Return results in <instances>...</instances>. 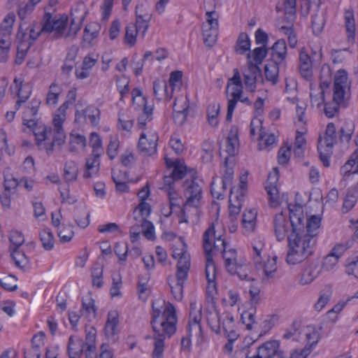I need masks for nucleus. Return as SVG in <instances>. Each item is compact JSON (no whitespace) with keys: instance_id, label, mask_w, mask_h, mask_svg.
Segmentation results:
<instances>
[{"instance_id":"1","label":"nucleus","mask_w":358,"mask_h":358,"mask_svg":"<svg viewBox=\"0 0 358 358\" xmlns=\"http://www.w3.org/2000/svg\"><path fill=\"white\" fill-rule=\"evenodd\" d=\"M292 231L288 236L289 250L286 257L288 264L295 265L306 260L314 252L317 239L304 234L303 211L301 204H288Z\"/></svg>"},{"instance_id":"2","label":"nucleus","mask_w":358,"mask_h":358,"mask_svg":"<svg viewBox=\"0 0 358 358\" xmlns=\"http://www.w3.org/2000/svg\"><path fill=\"white\" fill-rule=\"evenodd\" d=\"M151 327L155 340L152 358H162L164 349V341L176 331L177 317L176 309L171 303H166L162 299L152 303Z\"/></svg>"},{"instance_id":"3","label":"nucleus","mask_w":358,"mask_h":358,"mask_svg":"<svg viewBox=\"0 0 358 358\" xmlns=\"http://www.w3.org/2000/svg\"><path fill=\"white\" fill-rule=\"evenodd\" d=\"M215 234V227L212 224L204 232L203 236V249L206 254V275L208 280L206 292L208 294H213L216 292L215 275L216 267L211 254L212 247L210 236Z\"/></svg>"},{"instance_id":"4","label":"nucleus","mask_w":358,"mask_h":358,"mask_svg":"<svg viewBox=\"0 0 358 358\" xmlns=\"http://www.w3.org/2000/svg\"><path fill=\"white\" fill-rule=\"evenodd\" d=\"M337 142L336 127L334 123H329L325 131L324 141L319 140L317 150L320 154V158L323 165L326 167L329 166V157L332 154V148Z\"/></svg>"},{"instance_id":"5","label":"nucleus","mask_w":358,"mask_h":358,"mask_svg":"<svg viewBox=\"0 0 358 358\" xmlns=\"http://www.w3.org/2000/svg\"><path fill=\"white\" fill-rule=\"evenodd\" d=\"M264 243L261 241H255L252 245L254 250V262L255 266L257 268H262L264 274L266 278H273L274 273L277 270L276 261L277 257H273L272 259H268L266 262L262 264V257L261 254L264 249Z\"/></svg>"},{"instance_id":"6","label":"nucleus","mask_w":358,"mask_h":358,"mask_svg":"<svg viewBox=\"0 0 358 358\" xmlns=\"http://www.w3.org/2000/svg\"><path fill=\"white\" fill-rule=\"evenodd\" d=\"M206 21L202 25L204 43L211 48L218 35V15L215 11L206 12Z\"/></svg>"},{"instance_id":"7","label":"nucleus","mask_w":358,"mask_h":358,"mask_svg":"<svg viewBox=\"0 0 358 358\" xmlns=\"http://www.w3.org/2000/svg\"><path fill=\"white\" fill-rule=\"evenodd\" d=\"M43 21V30H45V33L54 31L53 38H59L64 35L67 24L68 16L63 15L58 18H52L50 13H45Z\"/></svg>"},{"instance_id":"8","label":"nucleus","mask_w":358,"mask_h":358,"mask_svg":"<svg viewBox=\"0 0 358 358\" xmlns=\"http://www.w3.org/2000/svg\"><path fill=\"white\" fill-rule=\"evenodd\" d=\"M185 183L186 185L185 196L187 198L185 203V208L194 207L197 209L200 206L202 199V187L194 179L190 182L187 180Z\"/></svg>"},{"instance_id":"9","label":"nucleus","mask_w":358,"mask_h":358,"mask_svg":"<svg viewBox=\"0 0 358 358\" xmlns=\"http://www.w3.org/2000/svg\"><path fill=\"white\" fill-rule=\"evenodd\" d=\"M279 348L280 343L278 341L265 342L257 348L253 358H286L284 352Z\"/></svg>"},{"instance_id":"10","label":"nucleus","mask_w":358,"mask_h":358,"mask_svg":"<svg viewBox=\"0 0 358 358\" xmlns=\"http://www.w3.org/2000/svg\"><path fill=\"white\" fill-rule=\"evenodd\" d=\"M172 257L174 259L178 258L177 263V271H189L190 266V256L187 251V245L182 238L173 247Z\"/></svg>"},{"instance_id":"11","label":"nucleus","mask_w":358,"mask_h":358,"mask_svg":"<svg viewBox=\"0 0 358 358\" xmlns=\"http://www.w3.org/2000/svg\"><path fill=\"white\" fill-rule=\"evenodd\" d=\"M247 68L243 71L244 84L245 87L251 92H255L257 80L259 76H262V71L257 64H254L250 60V54H248Z\"/></svg>"},{"instance_id":"12","label":"nucleus","mask_w":358,"mask_h":358,"mask_svg":"<svg viewBox=\"0 0 358 358\" xmlns=\"http://www.w3.org/2000/svg\"><path fill=\"white\" fill-rule=\"evenodd\" d=\"M157 134L150 133L149 138L145 133H142L138 141V148L140 152L145 156H150L157 152Z\"/></svg>"},{"instance_id":"13","label":"nucleus","mask_w":358,"mask_h":358,"mask_svg":"<svg viewBox=\"0 0 358 358\" xmlns=\"http://www.w3.org/2000/svg\"><path fill=\"white\" fill-rule=\"evenodd\" d=\"M279 178V172L278 168H274L273 171L271 172L268 176L267 182L265 186V189L269 196V201L271 205L275 207L278 205V190L276 186V183Z\"/></svg>"},{"instance_id":"14","label":"nucleus","mask_w":358,"mask_h":358,"mask_svg":"<svg viewBox=\"0 0 358 358\" xmlns=\"http://www.w3.org/2000/svg\"><path fill=\"white\" fill-rule=\"evenodd\" d=\"M189 271H177L176 274V280L169 278V285L174 298L178 301H181L183 298V285L187 278Z\"/></svg>"},{"instance_id":"15","label":"nucleus","mask_w":358,"mask_h":358,"mask_svg":"<svg viewBox=\"0 0 358 358\" xmlns=\"http://www.w3.org/2000/svg\"><path fill=\"white\" fill-rule=\"evenodd\" d=\"M201 309H196L195 303L190 304L189 321L188 325V333L189 336H196L200 337L202 334Z\"/></svg>"},{"instance_id":"16","label":"nucleus","mask_w":358,"mask_h":358,"mask_svg":"<svg viewBox=\"0 0 358 358\" xmlns=\"http://www.w3.org/2000/svg\"><path fill=\"white\" fill-rule=\"evenodd\" d=\"M136 23H134L139 34L144 37L149 27L152 15L149 13L143 4L136 6Z\"/></svg>"},{"instance_id":"17","label":"nucleus","mask_w":358,"mask_h":358,"mask_svg":"<svg viewBox=\"0 0 358 358\" xmlns=\"http://www.w3.org/2000/svg\"><path fill=\"white\" fill-rule=\"evenodd\" d=\"M188 100L185 98H176L173 103V118L178 125H182L187 119L188 113Z\"/></svg>"},{"instance_id":"18","label":"nucleus","mask_w":358,"mask_h":358,"mask_svg":"<svg viewBox=\"0 0 358 358\" xmlns=\"http://www.w3.org/2000/svg\"><path fill=\"white\" fill-rule=\"evenodd\" d=\"M348 73L343 70H338L334 77V99H344L345 89L348 87Z\"/></svg>"},{"instance_id":"19","label":"nucleus","mask_w":358,"mask_h":358,"mask_svg":"<svg viewBox=\"0 0 358 358\" xmlns=\"http://www.w3.org/2000/svg\"><path fill=\"white\" fill-rule=\"evenodd\" d=\"M273 222L275 235L278 241L284 240L287 236L288 237L289 223L282 213L276 214Z\"/></svg>"},{"instance_id":"20","label":"nucleus","mask_w":358,"mask_h":358,"mask_svg":"<svg viewBox=\"0 0 358 358\" xmlns=\"http://www.w3.org/2000/svg\"><path fill=\"white\" fill-rule=\"evenodd\" d=\"M299 72L303 78L310 79L313 75L312 61L310 57L305 48H302L299 52Z\"/></svg>"},{"instance_id":"21","label":"nucleus","mask_w":358,"mask_h":358,"mask_svg":"<svg viewBox=\"0 0 358 358\" xmlns=\"http://www.w3.org/2000/svg\"><path fill=\"white\" fill-rule=\"evenodd\" d=\"M287 45L285 40L277 41L271 48V61L283 64L285 66Z\"/></svg>"},{"instance_id":"22","label":"nucleus","mask_w":358,"mask_h":358,"mask_svg":"<svg viewBox=\"0 0 358 358\" xmlns=\"http://www.w3.org/2000/svg\"><path fill=\"white\" fill-rule=\"evenodd\" d=\"M14 83L15 86H11L10 90L13 91L15 88L17 91L18 100L15 103V110H18L22 103L26 102L29 99L31 94V91L28 86L22 85V82L19 81L17 78H15Z\"/></svg>"},{"instance_id":"23","label":"nucleus","mask_w":358,"mask_h":358,"mask_svg":"<svg viewBox=\"0 0 358 358\" xmlns=\"http://www.w3.org/2000/svg\"><path fill=\"white\" fill-rule=\"evenodd\" d=\"M85 344L82 339L71 336L68 343V353L70 358H77L81 356L85 349Z\"/></svg>"},{"instance_id":"24","label":"nucleus","mask_w":358,"mask_h":358,"mask_svg":"<svg viewBox=\"0 0 358 358\" xmlns=\"http://www.w3.org/2000/svg\"><path fill=\"white\" fill-rule=\"evenodd\" d=\"M234 188H231L230 189V195H229V217L231 221L234 222L236 219V216L239 215L242 204L241 202L243 201L244 195L245 194H237L235 196L236 201L234 203L232 202V196L234 194Z\"/></svg>"},{"instance_id":"25","label":"nucleus","mask_w":358,"mask_h":358,"mask_svg":"<svg viewBox=\"0 0 358 358\" xmlns=\"http://www.w3.org/2000/svg\"><path fill=\"white\" fill-rule=\"evenodd\" d=\"M322 268L317 264H310L303 271L299 282L302 285H306L311 283L316 278L319 276Z\"/></svg>"},{"instance_id":"26","label":"nucleus","mask_w":358,"mask_h":358,"mask_svg":"<svg viewBox=\"0 0 358 358\" xmlns=\"http://www.w3.org/2000/svg\"><path fill=\"white\" fill-rule=\"evenodd\" d=\"M118 322L117 313L116 312H109L108 320L104 328L105 334L108 339L115 341Z\"/></svg>"},{"instance_id":"27","label":"nucleus","mask_w":358,"mask_h":358,"mask_svg":"<svg viewBox=\"0 0 358 358\" xmlns=\"http://www.w3.org/2000/svg\"><path fill=\"white\" fill-rule=\"evenodd\" d=\"M243 94V86L234 85L232 88V92L231 94V99L228 101L227 113L226 116V121L231 122L232 119L233 113L236 106L238 99H240Z\"/></svg>"},{"instance_id":"28","label":"nucleus","mask_w":358,"mask_h":358,"mask_svg":"<svg viewBox=\"0 0 358 358\" xmlns=\"http://www.w3.org/2000/svg\"><path fill=\"white\" fill-rule=\"evenodd\" d=\"M186 170L187 167L185 166H183L178 162L174 164L173 169L170 175L164 176V181L165 185L171 186L175 181L183 178L186 175Z\"/></svg>"},{"instance_id":"29","label":"nucleus","mask_w":358,"mask_h":358,"mask_svg":"<svg viewBox=\"0 0 358 358\" xmlns=\"http://www.w3.org/2000/svg\"><path fill=\"white\" fill-rule=\"evenodd\" d=\"M102 154L93 153L92 157L87 158L85 164V171L83 174V177L85 178H90L93 176L96 175L99 170V157Z\"/></svg>"},{"instance_id":"30","label":"nucleus","mask_w":358,"mask_h":358,"mask_svg":"<svg viewBox=\"0 0 358 358\" xmlns=\"http://www.w3.org/2000/svg\"><path fill=\"white\" fill-rule=\"evenodd\" d=\"M52 140L50 143H44V149L48 154L53 151V148L55 145L61 146L64 144L66 138V134L63 128L54 129L52 130Z\"/></svg>"},{"instance_id":"31","label":"nucleus","mask_w":358,"mask_h":358,"mask_svg":"<svg viewBox=\"0 0 358 358\" xmlns=\"http://www.w3.org/2000/svg\"><path fill=\"white\" fill-rule=\"evenodd\" d=\"M321 220L319 217L313 215L308 220H306L303 215V232L308 235L313 236V238H316L318 234V229L320 227Z\"/></svg>"},{"instance_id":"32","label":"nucleus","mask_w":358,"mask_h":358,"mask_svg":"<svg viewBox=\"0 0 358 358\" xmlns=\"http://www.w3.org/2000/svg\"><path fill=\"white\" fill-rule=\"evenodd\" d=\"M238 146V128L236 127H232L226 142V152L229 154V158L235 155Z\"/></svg>"},{"instance_id":"33","label":"nucleus","mask_w":358,"mask_h":358,"mask_svg":"<svg viewBox=\"0 0 358 358\" xmlns=\"http://www.w3.org/2000/svg\"><path fill=\"white\" fill-rule=\"evenodd\" d=\"M280 65L282 64L273 61H271L265 65L264 74L266 79L273 85H276L278 83Z\"/></svg>"},{"instance_id":"34","label":"nucleus","mask_w":358,"mask_h":358,"mask_svg":"<svg viewBox=\"0 0 358 358\" xmlns=\"http://www.w3.org/2000/svg\"><path fill=\"white\" fill-rule=\"evenodd\" d=\"M33 132L36 137L37 144L44 147V143L43 144V142L46 143L45 141L51 137L52 134V129L44 124H40L34 128Z\"/></svg>"},{"instance_id":"35","label":"nucleus","mask_w":358,"mask_h":358,"mask_svg":"<svg viewBox=\"0 0 358 358\" xmlns=\"http://www.w3.org/2000/svg\"><path fill=\"white\" fill-rule=\"evenodd\" d=\"M230 261V259H227ZM227 271L231 275H237L241 280L246 279L248 277V268L245 263L239 262L236 264H230L229 262L227 265Z\"/></svg>"},{"instance_id":"36","label":"nucleus","mask_w":358,"mask_h":358,"mask_svg":"<svg viewBox=\"0 0 358 358\" xmlns=\"http://www.w3.org/2000/svg\"><path fill=\"white\" fill-rule=\"evenodd\" d=\"M78 175V167L73 161L66 162L64 166V178L69 183L76 180Z\"/></svg>"},{"instance_id":"37","label":"nucleus","mask_w":358,"mask_h":358,"mask_svg":"<svg viewBox=\"0 0 358 358\" xmlns=\"http://www.w3.org/2000/svg\"><path fill=\"white\" fill-rule=\"evenodd\" d=\"M15 19V14L13 13H10L5 17L3 22L0 24V35L2 37H10L12 33Z\"/></svg>"},{"instance_id":"38","label":"nucleus","mask_w":358,"mask_h":358,"mask_svg":"<svg viewBox=\"0 0 358 358\" xmlns=\"http://www.w3.org/2000/svg\"><path fill=\"white\" fill-rule=\"evenodd\" d=\"M82 314L90 319L96 317V309L95 308L94 300L90 296L83 298Z\"/></svg>"},{"instance_id":"39","label":"nucleus","mask_w":358,"mask_h":358,"mask_svg":"<svg viewBox=\"0 0 358 358\" xmlns=\"http://www.w3.org/2000/svg\"><path fill=\"white\" fill-rule=\"evenodd\" d=\"M257 212L255 209H249L244 212L242 217L243 227L248 231H253Z\"/></svg>"},{"instance_id":"40","label":"nucleus","mask_w":358,"mask_h":358,"mask_svg":"<svg viewBox=\"0 0 358 358\" xmlns=\"http://www.w3.org/2000/svg\"><path fill=\"white\" fill-rule=\"evenodd\" d=\"M250 50V40L248 35L242 32L240 34L235 46V51L239 55H244Z\"/></svg>"},{"instance_id":"41","label":"nucleus","mask_w":358,"mask_h":358,"mask_svg":"<svg viewBox=\"0 0 358 358\" xmlns=\"http://www.w3.org/2000/svg\"><path fill=\"white\" fill-rule=\"evenodd\" d=\"M343 102V98H340V99H334V95H333L332 101L324 104V112L326 116L329 118L334 117L336 114H338L340 106Z\"/></svg>"},{"instance_id":"42","label":"nucleus","mask_w":358,"mask_h":358,"mask_svg":"<svg viewBox=\"0 0 358 358\" xmlns=\"http://www.w3.org/2000/svg\"><path fill=\"white\" fill-rule=\"evenodd\" d=\"M220 106L219 103H212L207 108V118L209 124L213 127L218 125L217 116L220 113Z\"/></svg>"},{"instance_id":"43","label":"nucleus","mask_w":358,"mask_h":358,"mask_svg":"<svg viewBox=\"0 0 358 358\" xmlns=\"http://www.w3.org/2000/svg\"><path fill=\"white\" fill-rule=\"evenodd\" d=\"M10 252L12 259L17 267L23 268L29 264V259L23 251L18 248L10 249Z\"/></svg>"},{"instance_id":"44","label":"nucleus","mask_w":358,"mask_h":358,"mask_svg":"<svg viewBox=\"0 0 358 358\" xmlns=\"http://www.w3.org/2000/svg\"><path fill=\"white\" fill-rule=\"evenodd\" d=\"M218 241H222V247L221 251L222 252L223 258L224 259V265L227 268V265L229 263L227 259H230L229 263L230 264H236L238 263L237 262V254L236 250L235 249H230L227 250V242L224 239H219Z\"/></svg>"},{"instance_id":"45","label":"nucleus","mask_w":358,"mask_h":358,"mask_svg":"<svg viewBox=\"0 0 358 358\" xmlns=\"http://www.w3.org/2000/svg\"><path fill=\"white\" fill-rule=\"evenodd\" d=\"M39 236L42 245L45 250H50L53 248L55 239L49 229H44L40 231Z\"/></svg>"},{"instance_id":"46","label":"nucleus","mask_w":358,"mask_h":358,"mask_svg":"<svg viewBox=\"0 0 358 358\" xmlns=\"http://www.w3.org/2000/svg\"><path fill=\"white\" fill-rule=\"evenodd\" d=\"M358 199V190L356 188L350 189L345 197L343 208L347 213L351 210L356 203Z\"/></svg>"},{"instance_id":"47","label":"nucleus","mask_w":358,"mask_h":358,"mask_svg":"<svg viewBox=\"0 0 358 358\" xmlns=\"http://www.w3.org/2000/svg\"><path fill=\"white\" fill-rule=\"evenodd\" d=\"M62 92V87L53 83L50 85L49 92L46 98V103L48 105H55L57 103L58 98Z\"/></svg>"},{"instance_id":"48","label":"nucleus","mask_w":358,"mask_h":358,"mask_svg":"<svg viewBox=\"0 0 358 358\" xmlns=\"http://www.w3.org/2000/svg\"><path fill=\"white\" fill-rule=\"evenodd\" d=\"M207 322L213 331L216 334H219L220 332V317L219 313L216 310L208 313Z\"/></svg>"},{"instance_id":"49","label":"nucleus","mask_w":358,"mask_h":358,"mask_svg":"<svg viewBox=\"0 0 358 358\" xmlns=\"http://www.w3.org/2000/svg\"><path fill=\"white\" fill-rule=\"evenodd\" d=\"M143 108V114L141 115L138 118V127L140 129H144L147 122H150L152 119V106H144Z\"/></svg>"},{"instance_id":"50","label":"nucleus","mask_w":358,"mask_h":358,"mask_svg":"<svg viewBox=\"0 0 358 358\" xmlns=\"http://www.w3.org/2000/svg\"><path fill=\"white\" fill-rule=\"evenodd\" d=\"M86 342L85 344V352L86 358H97L96 352V345L94 344V335L88 334L86 336Z\"/></svg>"},{"instance_id":"51","label":"nucleus","mask_w":358,"mask_h":358,"mask_svg":"<svg viewBox=\"0 0 358 358\" xmlns=\"http://www.w3.org/2000/svg\"><path fill=\"white\" fill-rule=\"evenodd\" d=\"M312 28L315 34H319L323 30L325 19L322 13H316L312 16Z\"/></svg>"},{"instance_id":"52","label":"nucleus","mask_w":358,"mask_h":358,"mask_svg":"<svg viewBox=\"0 0 358 358\" xmlns=\"http://www.w3.org/2000/svg\"><path fill=\"white\" fill-rule=\"evenodd\" d=\"M136 26L134 23L129 24L126 27L124 41L130 46H134L136 43V36L139 32L136 30Z\"/></svg>"},{"instance_id":"53","label":"nucleus","mask_w":358,"mask_h":358,"mask_svg":"<svg viewBox=\"0 0 358 358\" xmlns=\"http://www.w3.org/2000/svg\"><path fill=\"white\" fill-rule=\"evenodd\" d=\"M57 229V234L61 242L66 243L72 239L74 234L72 225L63 224Z\"/></svg>"},{"instance_id":"54","label":"nucleus","mask_w":358,"mask_h":358,"mask_svg":"<svg viewBox=\"0 0 358 358\" xmlns=\"http://www.w3.org/2000/svg\"><path fill=\"white\" fill-rule=\"evenodd\" d=\"M249 53L250 54V58L252 57V60L255 62V63L253 62V64H257V66H259L262 63V62L266 57L268 50L266 47L261 46L255 48L252 50V54L250 53V52Z\"/></svg>"},{"instance_id":"55","label":"nucleus","mask_w":358,"mask_h":358,"mask_svg":"<svg viewBox=\"0 0 358 358\" xmlns=\"http://www.w3.org/2000/svg\"><path fill=\"white\" fill-rule=\"evenodd\" d=\"M255 313L256 309L253 308L251 310L244 311L241 314V319L248 330H252L253 328L252 325L255 323Z\"/></svg>"},{"instance_id":"56","label":"nucleus","mask_w":358,"mask_h":358,"mask_svg":"<svg viewBox=\"0 0 358 358\" xmlns=\"http://www.w3.org/2000/svg\"><path fill=\"white\" fill-rule=\"evenodd\" d=\"M9 240L11 243L10 250V249H18L24 242L23 234L16 230L10 231Z\"/></svg>"},{"instance_id":"57","label":"nucleus","mask_w":358,"mask_h":358,"mask_svg":"<svg viewBox=\"0 0 358 358\" xmlns=\"http://www.w3.org/2000/svg\"><path fill=\"white\" fill-rule=\"evenodd\" d=\"M87 13V8L84 3H78L71 9V17L76 20L83 21Z\"/></svg>"},{"instance_id":"58","label":"nucleus","mask_w":358,"mask_h":358,"mask_svg":"<svg viewBox=\"0 0 358 358\" xmlns=\"http://www.w3.org/2000/svg\"><path fill=\"white\" fill-rule=\"evenodd\" d=\"M0 285L6 290L15 291L17 287V278L12 275H8L0 278Z\"/></svg>"},{"instance_id":"59","label":"nucleus","mask_w":358,"mask_h":358,"mask_svg":"<svg viewBox=\"0 0 358 358\" xmlns=\"http://www.w3.org/2000/svg\"><path fill=\"white\" fill-rule=\"evenodd\" d=\"M27 27H29L28 31L29 41L33 44L42 33L45 32V30H43V27H41V26L37 23H33L31 24L27 25Z\"/></svg>"},{"instance_id":"60","label":"nucleus","mask_w":358,"mask_h":358,"mask_svg":"<svg viewBox=\"0 0 358 358\" xmlns=\"http://www.w3.org/2000/svg\"><path fill=\"white\" fill-rule=\"evenodd\" d=\"M20 185V182L12 175L4 176V189L15 192L17 186Z\"/></svg>"},{"instance_id":"61","label":"nucleus","mask_w":358,"mask_h":358,"mask_svg":"<svg viewBox=\"0 0 358 358\" xmlns=\"http://www.w3.org/2000/svg\"><path fill=\"white\" fill-rule=\"evenodd\" d=\"M90 144L93 148V153H103L101 140L99 135L96 132H92L90 135Z\"/></svg>"},{"instance_id":"62","label":"nucleus","mask_w":358,"mask_h":358,"mask_svg":"<svg viewBox=\"0 0 358 358\" xmlns=\"http://www.w3.org/2000/svg\"><path fill=\"white\" fill-rule=\"evenodd\" d=\"M339 259L337 257H334L332 255H327L324 257L322 264V268L326 271H331L334 269L338 263Z\"/></svg>"},{"instance_id":"63","label":"nucleus","mask_w":358,"mask_h":358,"mask_svg":"<svg viewBox=\"0 0 358 358\" xmlns=\"http://www.w3.org/2000/svg\"><path fill=\"white\" fill-rule=\"evenodd\" d=\"M40 106L41 101L37 99H33L24 113L25 117H35L38 113Z\"/></svg>"},{"instance_id":"64","label":"nucleus","mask_w":358,"mask_h":358,"mask_svg":"<svg viewBox=\"0 0 358 358\" xmlns=\"http://www.w3.org/2000/svg\"><path fill=\"white\" fill-rule=\"evenodd\" d=\"M131 95L134 104H136L138 107L141 108L142 106H148L146 98L143 96L140 89L134 88L132 90Z\"/></svg>"}]
</instances>
